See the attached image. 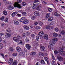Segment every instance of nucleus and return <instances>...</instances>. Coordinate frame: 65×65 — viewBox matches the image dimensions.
Returning <instances> with one entry per match:
<instances>
[{
    "label": "nucleus",
    "mask_w": 65,
    "mask_h": 65,
    "mask_svg": "<svg viewBox=\"0 0 65 65\" xmlns=\"http://www.w3.org/2000/svg\"><path fill=\"white\" fill-rule=\"evenodd\" d=\"M58 41V39L56 38H54V39H52V41H50L49 42V43L50 44L51 46H53L54 42H57Z\"/></svg>",
    "instance_id": "1"
},
{
    "label": "nucleus",
    "mask_w": 65,
    "mask_h": 65,
    "mask_svg": "<svg viewBox=\"0 0 65 65\" xmlns=\"http://www.w3.org/2000/svg\"><path fill=\"white\" fill-rule=\"evenodd\" d=\"M41 55H42V56H43L44 57V59L45 60V61H47V64L48 65L49 64V63H48V58H47V57H45L47 56V54L45 53H43L41 54Z\"/></svg>",
    "instance_id": "2"
},
{
    "label": "nucleus",
    "mask_w": 65,
    "mask_h": 65,
    "mask_svg": "<svg viewBox=\"0 0 65 65\" xmlns=\"http://www.w3.org/2000/svg\"><path fill=\"white\" fill-rule=\"evenodd\" d=\"M17 38L16 37H15L13 38V40L14 41L17 42L18 40L21 39V37L18 35L17 36Z\"/></svg>",
    "instance_id": "3"
},
{
    "label": "nucleus",
    "mask_w": 65,
    "mask_h": 65,
    "mask_svg": "<svg viewBox=\"0 0 65 65\" xmlns=\"http://www.w3.org/2000/svg\"><path fill=\"white\" fill-rule=\"evenodd\" d=\"M14 7H17L18 8H22V7L21 6V5L18 3H14Z\"/></svg>",
    "instance_id": "4"
},
{
    "label": "nucleus",
    "mask_w": 65,
    "mask_h": 65,
    "mask_svg": "<svg viewBox=\"0 0 65 65\" xmlns=\"http://www.w3.org/2000/svg\"><path fill=\"white\" fill-rule=\"evenodd\" d=\"M43 34H44V32L42 31H40L38 35L40 37H42L43 36Z\"/></svg>",
    "instance_id": "5"
},
{
    "label": "nucleus",
    "mask_w": 65,
    "mask_h": 65,
    "mask_svg": "<svg viewBox=\"0 0 65 65\" xmlns=\"http://www.w3.org/2000/svg\"><path fill=\"white\" fill-rule=\"evenodd\" d=\"M34 14L35 16H38L39 15V12L38 11H36L34 12Z\"/></svg>",
    "instance_id": "6"
},
{
    "label": "nucleus",
    "mask_w": 65,
    "mask_h": 65,
    "mask_svg": "<svg viewBox=\"0 0 65 65\" xmlns=\"http://www.w3.org/2000/svg\"><path fill=\"white\" fill-rule=\"evenodd\" d=\"M26 47L28 50H29L31 48V45L28 44H27L26 45Z\"/></svg>",
    "instance_id": "7"
},
{
    "label": "nucleus",
    "mask_w": 65,
    "mask_h": 65,
    "mask_svg": "<svg viewBox=\"0 0 65 65\" xmlns=\"http://www.w3.org/2000/svg\"><path fill=\"white\" fill-rule=\"evenodd\" d=\"M17 51L18 52H20L21 51H22V50L21 48L20 47H16Z\"/></svg>",
    "instance_id": "8"
},
{
    "label": "nucleus",
    "mask_w": 65,
    "mask_h": 65,
    "mask_svg": "<svg viewBox=\"0 0 65 65\" xmlns=\"http://www.w3.org/2000/svg\"><path fill=\"white\" fill-rule=\"evenodd\" d=\"M25 20V18L24 17H22L20 19L19 21L20 22H23Z\"/></svg>",
    "instance_id": "9"
},
{
    "label": "nucleus",
    "mask_w": 65,
    "mask_h": 65,
    "mask_svg": "<svg viewBox=\"0 0 65 65\" xmlns=\"http://www.w3.org/2000/svg\"><path fill=\"white\" fill-rule=\"evenodd\" d=\"M40 47L41 51H44V48H45L44 46H42V45L41 44H40Z\"/></svg>",
    "instance_id": "10"
},
{
    "label": "nucleus",
    "mask_w": 65,
    "mask_h": 65,
    "mask_svg": "<svg viewBox=\"0 0 65 65\" xmlns=\"http://www.w3.org/2000/svg\"><path fill=\"white\" fill-rule=\"evenodd\" d=\"M8 8L9 10H12V9H13L14 8V7L10 6H9L8 7Z\"/></svg>",
    "instance_id": "11"
},
{
    "label": "nucleus",
    "mask_w": 65,
    "mask_h": 65,
    "mask_svg": "<svg viewBox=\"0 0 65 65\" xmlns=\"http://www.w3.org/2000/svg\"><path fill=\"white\" fill-rule=\"evenodd\" d=\"M53 36L54 37H57L58 36V35L57 33L54 32L53 34Z\"/></svg>",
    "instance_id": "12"
},
{
    "label": "nucleus",
    "mask_w": 65,
    "mask_h": 65,
    "mask_svg": "<svg viewBox=\"0 0 65 65\" xmlns=\"http://www.w3.org/2000/svg\"><path fill=\"white\" fill-rule=\"evenodd\" d=\"M24 29L27 30H28L30 29V28L29 27L27 26L26 25L24 26Z\"/></svg>",
    "instance_id": "13"
},
{
    "label": "nucleus",
    "mask_w": 65,
    "mask_h": 65,
    "mask_svg": "<svg viewBox=\"0 0 65 65\" xmlns=\"http://www.w3.org/2000/svg\"><path fill=\"white\" fill-rule=\"evenodd\" d=\"M13 59L12 58H10L9 59V63H12L13 62Z\"/></svg>",
    "instance_id": "14"
},
{
    "label": "nucleus",
    "mask_w": 65,
    "mask_h": 65,
    "mask_svg": "<svg viewBox=\"0 0 65 65\" xmlns=\"http://www.w3.org/2000/svg\"><path fill=\"white\" fill-rule=\"evenodd\" d=\"M44 38L45 39L47 40L48 39V37L47 35H45L44 36Z\"/></svg>",
    "instance_id": "15"
},
{
    "label": "nucleus",
    "mask_w": 65,
    "mask_h": 65,
    "mask_svg": "<svg viewBox=\"0 0 65 65\" xmlns=\"http://www.w3.org/2000/svg\"><path fill=\"white\" fill-rule=\"evenodd\" d=\"M57 59H58V60L60 61H62L63 60V58L61 57L60 56H58L57 57Z\"/></svg>",
    "instance_id": "16"
},
{
    "label": "nucleus",
    "mask_w": 65,
    "mask_h": 65,
    "mask_svg": "<svg viewBox=\"0 0 65 65\" xmlns=\"http://www.w3.org/2000/svg\"><path fill=\"white\" fill-rule=\"evenodd\" d=\"M14 23L15 24V25H19V21H14Z\"/></svg>",
    "instance_id": "17"
},
{
    "label": "nucleus",
    "mask_w": 65,
    "mask_h": 65,
    "mask_svg": "<svg viewBox=\"0 0 65 65\" xmlns=\"http://www.w3.org/2000/svg\"><path fill=\"white\" fill-rule=\"evenodd\" d=\"M33 4L34 6H38L39 5V3H38L34 2L33 3Z\"/></svg>",
    "instance_id": "18"
},
{
    "label": "nucleus",
    "mask_w": 65,
    "mask_h": 65,
    "mask_svg": "<svg viewBox=\"0 0 65 65\" xmlns=\"http://www.w3.org/2000/svg\"><path fill=\"white\" fill-rule=\"evenodd\" d=\"M53 17H50L48 18V21L49 22H50L51 21H52L53 20Z\"/></svg>",
    "instance_id": "19"
},
{
    "label": "nucleus",
    "mask_w": 65,
    "mask_h": 65,
    "mask_svg": "<svg viewBox=\"0 0 65 65\" xmlns=\"http://www.w3.org/2000/svg\"><path fill=\"white\" fill-rule=\"evenodd\" d=\"M51 15V14H50V13H47L46 16V18H49L50 17Z\"/></svg>",
    "instance_id": "20"
},
{
    "label": "nucleus",
    "mask_w": 65,
    "mask_h": 65,
    "mask_svg": "<svg viewBox=\"0 0 65 65\" xmlns=\"http://www.w3.org/2000/svg\"><path fill=\"white\" fill-rule=\"evenodd\" d=\"M29 22V21L27 20H25V19L23 21V23L24 24H27L28 23V22Z\"/></svg>",
    "instance_id": "21"
},
{
    "label": "nucleus",
    "mask_w": 65,
    "mask_h": 65,
    "mask_svg": "<svg viewBox=\"0 0 65 65\" xmlns=\"http://www.w3.org/2000/svg\"><path fill=\"white\" fill-rule=\"evenodd\" d=\"M61 54L62 56H65V52L63 51H61Z\"/></svg>",
    "instance_id": "22"
},
{
    "label": "nucleus",
    "mask_w": 65,
    "mask_h": 65,
    "mask_svg": "<svg viewBox=\"0 0 65 65\" xmlns=\"http://www.w3.org/2000/svg\"><path fill=\"white\" fill-rule=\"evenodd\" d=\"M22 15L23 16H26L27 13L26 12H24L22 13Z\"/></svg>",
    "instance_id": "23"
},
{
    "label": "nucleus",
    "mask_w": 65,
    "mask_h": 65,
    "mask_svg": "<svg viewBox=\"0 0 65 65\" xmlns=\"http://www.w3.org/2000/svg\"><path fill=\"white\" fill-rule=\"evenodd\" d=\"M18 43L19 44H21L23 43V42L21 40H19L18 41Z\"/></svg>",
    "instance_id": "24"
},
{
    "label": "nucleus",
    "mask_w": 65,
    "mask_h": 65,
    "mask_svg": "<svg viewBox=\"0 0 65 65\" xmlns=\"http://www.w3.org/2000/svg\"><path fill=\"white\" fill-rule=\"evenodd\" d=\"M25 55V53L24 52H22L20 54V55L21 56H23Z\"/></svg>",
    "instance_id": "25"
},
{
    "label": "nucleus",
    "mask_w": 65,
    "mask_h": 65,
    "mask_svg": "<svg viewBox=\"0 0 65 65\" xmlns=\"http://www.w3.org/2000/svg\"><path fill=\"white\" fill-rule=\"evenodd\" d=\"M3 14L4 15H7V11H4L3 12Z\"/></svg>",
    "instance_id": "26"
},
{
    "label": "nucleus",
    "mask_w": 65,
    "mask_h": 65,
    "mask_svg": "<svg viewBox=\"0 0 65 65\" xmlns=\"http://www.w3.org/2000/svg\"><path fill=\"white\" fill-rule=\"evenodd\" d=\"M35 8H36V9L37 10H40V7L39 6L36 7H35Z\"/></svg>",
    "instance_id": "27"
},
{
    "label": "nucleus",
    "mask_w": 65,
    "mask_h": 65,
    "mask_svg": "<svg viewBox=\"0 0 65 65\" xmlns=\"http://www.w3.org/2000/svg\"><path fill=\"white\" fill-rule=\"evenodd\" d=\"M5 18V17H4V16H2L0 18V20L1 21H3V20Z\"/></svg>",
    "instance_id": "28"
},
{
    "label": "nucleus",
    "mask_w": 65,
    "mask_h": 65,
    "mask_svg": "<svg viewBox=\"0 0 65 65\" xmlns=\"http://www.w3.org/2000/svg\"><path fill=\"white\" fill-rule=\"evenodd\" d=\"M60 34L64 35L65 34V31H64V30H62V31L60 32Z\"/></svg>",
    "instance_id": "29"
},
{
    "label": "nucleus",
    "mask_w": 65,
    "mask_h": 65,
    "mask_svg": "<svg viewBox=\"0 0 65 65\" xmlns=\"http://www.w3.org/2000/svg\"><path fill=\"white\" fill-rule=\"evenodd\" d=\"M6 31L7 32H8V33H11V30L9 28H8L7 29Z\"/></svg>",
    "instance_id": "30"
},
{
    "label": "nucleus",
    "mask_w": 65,
    "mask_h": 65,
    "mask_svg": "<svg viewBox=\"0 0 65 65\" xmlns=\"http://www.w3.org/2000/svg\"><path fill=\"white\" fill-rule=\"evenodd\" d=\"M5 3L6 5H7V4H11V3L9 2H5Z\"/></svg>",
    "instance_id": "31"
},
{
    "label": "nucleus",
    "mask_w": 65,
    "mask_h": 65,
    "mask_svg": "<svg viewBox=\"0 0 65 65\" xmlns=\"http://www.w3.org/2000/svg\"><path fill=\"white\" fill-rule=\"evenodd\" d=\"M6 34L7 37H10V36H11V35H10V34L8 33H6Z\"/></svg>",
    "instance_id": "32"
},
{
    "label": "nucleus",
    "mask_w": 65,
    "mask_h": 65,
    "mask_svg": "<svg viewBox=\"0 0 65 65\" xmlns=\"http://www.w3.org/2000/svg\"><path fill=\"white\" fill-rule=\"evenodd\" d=\"M54 15L56 17H59L60 16V15L58 14L57 12H56L55 13Z\"/></svg>",
    "instance_id": "33"
},
{
    "label": "nucleus",
    "mask_w": 65,
    "mask_h": 65,
    "mask_svg": "<svg viewBox=\"0 0 65 65\" xmlns=\"http://www.w3.org/2000/svg\"><path fill=\"white\" fill-rule=\"evenodd\" d=\"M12 55L13 57H15L17 56V54L16 53H13Z\"/></svg>",
    "instance_id": "34"
},
{
    "label": "nucleus",
    "mask_w": 65,
    "mask_h": 65,
    "mask_svg": "<svg viewBox=\"0 0 65 65\" xmlns=\"http://www.w3.org/2000/svg\"><path fill=\"white\" fill-rule=\"evenodd\" d=\"M41 62L42 64H45V62H44V60H41Z\"/></svg>",
    "instance_id": "35"
},
{
    "label": "nucleus",
    "mask_w": 65,
    "mask_h": 65,
    "mask_svg": "<svg viewBox=\"0 0 65 65\" xmlns=\"http://www.w3.org/2000/svg\"><path fill=\"white\" fill-rule=\"evenodd\" d=\"M15 12H13L12 13L11 15L12 17H14L15 16Z\"/></svg>",
    "instance_id": "36"
},
{
    "label": "nucleus",
    "mask_w": 65,
    "mask_h": 65,
    "mask_svg": "<svg viewBox=\"0 0 65 65\" xmlns=\"http://www.w3.org/2000/svg\"><path fill=\"white\" fill-rule=\"evenodd\" d=\"M5 22H6V23L8 22V19L7 18H6L5 19Z\"/></svg>",
    "instance_id": "37"
},
{
    "label": "nucleus",
    "mask_w": 65,
    "mask_h": 65,
    "mask_svg": "<svg viewBox=\"0 0 65 65\" xmlns=\"http://www.w3.org/2000/svg\"><path fill=\"white\" fill-rule=\"evenodd\" d=\"M29 39L28 38H26V39H25L26 41L27 42H29Z\"/></svg>",
    "instance_id": "38"
},
{
    "label": "nucleus",
    "mask_w": 65,
    "mask_h": 65,
    "mask_svg": "<svg viewBox=\"0 0 65 65\" xmlns=\"http://www.w3.org/2000/svg\"><path fill=\"white\" fill-rule=\"evenodd\" d=\"M53 63H52V65H56V64L55 63V62L54 60L52 61Z\"/></svg>",
    "instance_id": "39"
},
{
    "label": "nucleus",
    "mask_w": 65,
    "mask_h": 65,
    "mask_svg": "<svg viewBox=\"0 0 65 65\" xmlns=\"http://www.w3.org/2000/svg\"><path fill=\"white\" fill-rule=\"evenodd\" d=\"M39 24L40 26H42V25H43V23L42 22H40Z\"/></svg>",
    "instance_id": "40"
},
{
    "label": "nucleus",
    "mask_w": 65,
    "mask_h": 65,
    "mask_svg": "<svg viewBox=\"0 0 65 65\" xmlns=\"http://www.w3.org/2000/svg\"><path fill=\"white\" fill-rule=\"evenodd\" d=\"M39 36L38 35V36H37L36 37V40L38 41V39H39Z\"/></svg>",
    "instance_id": "41"
},
{
    "label": "nucleus",
    "mask_w": 65,
    "mask_h": 65,
    "mask_svg": "<svg viewBox=\"0 0 65 65\" xmlns=\"http://www.w3.org/2000/svg\"><path fill=\"white\" fill-rule=\"evenodd\" d=\"M17 1L18 3H21V2H22V0H17Z\"/></svg>",
    "instance_id": "42"
},
{
    "label": "nucleus",
    "mask_w": 65,
    "mask_h": 65,
    "mask_svg": "<svg viewBox=\"0 0 65 65\" xmlns=\"http://www.w3.org/2000/svg\"><path fill=\"white\" fill-rule=\"evenodd\" d=\"M35 17L34 16H31V19L32 20H34V19H35Z\"/></svg>",
    "instance_id": "43"
},
{
    "label": "nucleus",
    "mask_w": 65,
    "mask_h": 65,
    "mask_svg": "<svg viewBox=\"0 0 65 65\" xmlns=\"http://www.w3.org/2000/svg\"><path fill=\"white\" fill-rule=\"evenodd\" d=\"M52 10H52V9L51 8H49L48 9V10L50 12H52Z\"/></svg>",
    "instance_id": "44"
},
{
    "label": "nucleus",
    "mask_w": 65,
    "mask_h": 65,
    "mask_svg": "<svg viewBox=\"0 0 65 65\" xmlns=\"http://www.w3.org/2000/svg\"><path fill=\"white\" fill-rule=\"evenodd\" d=\"M31 54L33 56H34V55H35L36 54V53L34 52H32L31 53Z\"/></svg>",
    "instance_id": "45"
},
{
    "label": "nucleus",
    "mask_w": 65,
    "mask_h": 65,
    "mask_svg": "<svg viewBox=\"0 0 65 65\" xmlns=\"http://www.w3.org/2000/svg\"><path fill=\"white\" fill-rule=\"evenodd\" d=\"M22 5L23 6H25V5H26V3L25 2H23L22 3Z\"/></svg>",
    "instance_id": "46"
},
{
    "label": "nucleus",
    "mask_w": 65,
    "mask_h": 65,
    "mask_svg": "<svg viewBox=\"0 0 65 65\" xmlns=\"http://www.w3.org/2000/svg\"><path fill=\"white\" fill-rule=\"evenodd\" d=\"M55 30L56 32H58L59 31V30L58 29V28H56L55 29Z\"/></svg>",
    "instance_id": "47"
},
{
    "label": "nucleus",
    "mask_w": 65,
    "mask_h": 65,
    "mask_svg": "<svg viewBox=\"0 0 65 65\" xmlns=\"http://www.w3.org/2000/svg\"><path fill=\"white\" fill-rule=\"evenodd\" d=\"M54 53L55 54H58V51H54Z\"/></svg>",
    "instance_id": "48"
},
{
    "label": "nucleus",
    "mask_w": 65,
    "mask_h": 65,
    "mask_svg": "<svg viewBox=\"0 0 65 65\" xmlns=\"http://www.w3.org/2000/svg\"><path fill=\"white\" fill-rule=\"evenodd\" d=\"M50 28V26L48 25H47L46 26V29H49V28Z\"/></svg>",
    "instance_id": "49"
},
{
    "label": "nucleus",
    "mask_w": 65,
    "mask_h": 65,
    "mask_svg": "<svg viewBox=\"0 0 65 65\" xmlns=\"http://www.w3.org/2000/svg\"><path fill=\"white\" fill-rule=\"evenodd\" d=\"M40 28V27L39 26H37L36 27V29L37 30H38V29H39Z\"/></svg>",
    "instance_id": "50"
},
{
    "label": "nucleus",
    "mask_w": 65,
    "mask_h": 65,
    "mask_svg": "<svg viewBox=\"0 0 65 65\" xmlns=\"http://www.w3.org/2000/svg\"><path fill=\"white\" fill-rule=\"evenodd\" d=\"M10 50L12 52L13 51V48L12 47H11L10 49Z\"/></svg>",
    "instance_id": "51"
},
{
    "label": "nucleus",
    "mask_w": 65,
    "mask_h": 65,
    "mask_svg": "<svg viewBox=\"0 0 65 65\" xmlns=\"http://www.w3.org/2000/svg\"><path fill=\"white\" fill-rule=\"evenodd\" d=\"M31 37H35V35L33 34L31 35Z\"/></svg>",
    "instance_id": "52"
},
{
    "label": "nucleus",
    "mask_w": 65,
    "mask_h": 65,
    "mask_svg": "<svg viewBox=\"0 0 65 65\" xmlns=\"http://www.w3.org/2000/svg\"><path fill=\"white\" fill-rule=\"evenodd\" d=\"M48 48H49V50H51V46L50 45H49L48 47Z\"/></svg>",
    "instance_id": "53"
},
{
    "label": "nucleus",
    "mask_w": 65,
    "mask_h": 65,
    "mask_svg": "<svg viewBox=\"0 0 65 65\" xmlns=\"http://www.w3.org/2000/svg\"><path fill=\"white\" fill-rule=\"evenodd\" d=\"M35 7H36V6L34 5L32 6V8H33V9H34L35 8Z\"/></svg>",
    "instance_id": "54"
},
{
    "label": "nucleus",
    "mask_w": 65,
    "mask_h": 65,
    "mask_svg": "<svg viewBox=\"0 0 65 65\" xmlns=\"http://www.w3.org/2000/svg\"><path fill=\"white\" fill-rule=\"evenodd\" d=\"M52 58L53 60H55V58L53 55H52Z\"/></svg>",
    "instance_id": "55"
},
{
    "label": "nucleus",
    "mask_w": 65,
    "mask_h": 65,
    "mask_svg": "<svg viewBox=\"0 0 65 65\" xmlns=\"http://www.w3.org/2000/svg\"><path fill=\"white\" fill-rule=\"evenodd\" d=\"M17 15L19 17H21V14H18Z\"/></svg>",
    "instance_id": "56"
},
{
    "label": "nucleus",
    "mask_w": 65,
    "mask_h": 65,
    "mask_svg": "<svg viewBox=\"0 0 65 65\" xmlns=\"http://www.w3.org/2000/svg\"><path fill=\"white\" fill-rule=\"evenodd\" d=\"M19 31L22 33V32H23V29H20L19 30Z\"/></svg>",
    "instance_id": "57"
},
{
    "label": "nucleus",
    "mask_w": 65,
    "mask_h": 65,
    "mask_svg": "<svg viewBox=\"0 0 65 65\" xmlns=\"http://www.w3.org/2000/svg\"><path fill=\"white\" fill-rule=\"evenodd\" d=\"M26 34L27 35H29L30 34V32L28 31H27L26 32Z\"/></svg>",
    "instance_id": "58"
},
{
    "label": "nucleus",
    "mask_w": 65,
    "mask_h": 65,
    "mask_svg": "<svg viewBox=\"0 0 65 65\" xmlns=\"http://www.w3.org/2000/svg\"><path fill=\"white\" fill-rule=\"evenodd\" d=\"M2 56L3 57V58H4V54H1Z\"/></svg>",
    "instance_id": "59"
},
{
    "label": "nucleus",
    "mask_w": 65,
    "mask_h": 65,
    "mask_svg": "<svg viewBox=\"0 0 65 65\" xmlns=\"http://www.w3.org/2000/svg\"><path fill=\"white\" fill-rule=\"evenodd\" d=\"M34 24L35 25H38V22H36Z\"/></svg>",
    "instance_id": "60"
},
{
    "label": "nucleus",
    "mask_w": 65,
    "mask_h": 65,
    "mask_svg": "<svg viewBox=\"0 0 65 65\" xmlns=\"http://www.w3.org/2000/svg\"><path fill=\"white\" fill-rule=\"evenodd\" d=\"M4 24H5V23H2L1 24V26H2V27H3L4 26Z\"/></svg>",
    "instance_id": "61"
},
{
    "label": "nucleus",
    "mask_w": 65,
    "mask_h": 65,
    "mask_svg": "<svg viewBox=\"0 0 65 65\" xmlns=\"http://www.w3.org/2000/svg\"><path fill=\"white\" fill-rule=\"evenodd\" d=\"M62 40H65V36L63 37L62 38Z\"/></svg>",
    "instance_id": "62"
},
{
    "label": "nucleus",
    "mask_w": 65,
    "mask_h": 65,
    "mask_svg": "<svg viewBox=\"0 0 65 65\" xmlns=\"http://www.w3.org/2000/svg\"><path fill=\"white\" fill-rule=\"evenodd\" d=\"M19 12L22 13V12H23V11H22V10H20L19 11Z\"/></svg>",
    "instance_id": "63"
},
{
    "label": "nucleus",
    "mask_w": 65,
    "mask_h": 65,
    "mask_svg": "<svg viewBox=\"0 0 65 65\" xmlns=\"http://www.w3.org/2000/svg\"><path fill=\"white\" fill-rule=\"evenodd\" d=\"M3 47L2 46V45L0 46V49H2Z\"/></svg>",
    "instance_id": "64"
}]
</instances>
